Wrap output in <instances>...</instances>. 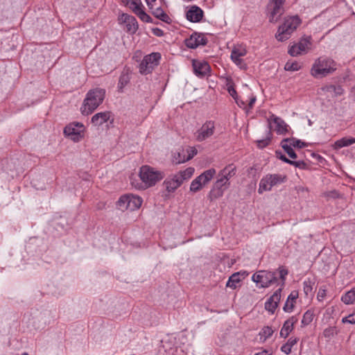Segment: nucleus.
<instances>
[{
    "label": "nucleus",
    "instance_id": "obj_1",
    "mask_svg": "<svg viewBox=\"0 0 355 355\" xmlns=\"http://www.w3.org/2000/svg\"><path fill=\"white\" fill-rule=\"evenodd\" d=\"M338 64L331 58L322 55L316 58L311 67L310 74L315 78H322L334 73Z\"/></svg>",
    "mask_w": 355,
    "mask_h": 355
},
{
    "label": "nucleus",
    "instance_id": "obj_2",
    "mask_svg": "<svg viewBox=\"0 0 355 355\" xmlns=\"http://www.w3.org/2000/svg\"><path fill=\"white\" fill-rule=\"evenodd\" d=\"M105 96L104 89L97 87L89 90L80 108L82 114L84 115L92 114L103 103Z\"/></svg>",
    "mask_w": 355,
    "mask_h": 355
},
{
    "label": "nucleus",
    "instance_id": "obj_3",
    "mask_svg": "<svg viewBox=\"0 0 355 355\" xmlns=\"http://www.w3.org/2000/svg\"><path fill=\"white\" fill-rule=\"evenodd\" d=\"M287 180V176L282 173H268L262 177L259 183L258 193L262 194L266 191H270L275 187H278Z\"/></svg>",
    "mask_w": 355,
    "mask_h": 355
},
{
    "label": "nucleus",
    "instance_id": "obj_4",
    "mask_svg": "<svg viewBox=\"0 0 355 355\" xmlns=\"http://www.w3.org/2000/svg\"><path fill=\"white\" fill-rule=\"evenodd\" d=\"M300 24L301 19L297 15L286 17L284 23L278 28L276 39L281 42L287 40Z\"/></svg>",
    "mask_w": 355,
    "mask_h": 355
},
{
    "label": "nucleus",
    "instance_id": "obj_5",
    "mask_svg": "<svg viewBox=\"0 0 355 355\" xmlns=\"http://www.w3.org/2000/svg\"><path fill=\"white\" fill-rule=\"evenodd\" d=\"M194 168L189 167L176 174L168 176L164 182L166 189L168 193L174 192L184 181L191 178L194 173Z\"/></svg>",
    "mask_w": 355,
    "mask_h": 355
},
{
    "label": "nucleus",
    "instance_id": "obj_6",
    "mask_svg": "<svg viewBox=\"0 0 355 355\" xmlns=\"http://www.w3.org/2000/svg\"><path fill=\"white\" fill-rule=\"evenodd\" d=\"M139 175L145 188H148L155 185L162 180L164 173L148 165H144L139 168Z\"/></svg>",
    "mask_w": 355,
    "mask_h": 355
},
{
    "label": "nucleus",
    "instance_id": "obj_7",
    "mask_svg": "<svg viewBox=\"0 0 355 355\" xmlns=\"http://www.w3.org/2000/svg\"><path fill=\"white\" fill-rule=\"evenodd\" d=\"M161 54L158 52L151 53L144 57L139 65V71L142 75H147L155 69L161 60Z\"/></svg>",
    "mask_w": 355,
    "mask_h": 355
},
{
    "label": "nucleus",
    "instance_id": "obj_8",
    "mask_svg": "<svg viewBox=\"0 0 355 355\" xmlns=\"http://www.w3.org/2000/svg\"><path fill=\"white\" fill-rule=\"evenodd\" d=\"M252 280L259 288H268L277 282V272L260 270L252 275Z\"/></svg>",
    "mask_w": 355,
    "mask_h": 355
},
{
    "label": "nucleus",
    "instance_id": "obj_9",
    "mask_svg": "<svg viewBox=\"0 0 355 355\" xmlns=\"http://www.w3.org/2000/svg\"><path fill=\"white\" fill-rule=\"evenodd\" d=\"M142 198L133 194L122 196L118 200V206L121 210L131 211L139 209L142 204Z\"/></svg>",
    "mask_w": 355,
    "mask_h": 355
},
{
    "label": "nucleus",
    "instance_id": "obj_10",
    "mask_svg": "<svg viewBox=\"0 0 355 355\" xmlns=\"http://www.w3.org/2000/svg\"><path fill=\"white\" fill-rule=\"evenodd\" d=\"M216 170L210 168L196 178L190 184V191L196 193L203 188L216 175Z\"/></svg>",
    "mask_w": 355,
    "mask_h": 355
},
{
    "label": "nucleus",
    "instance_id": "obj_11",
    "mask_svg": "<svg viewBox=\"0 0 355 355\" xmlns=\"http://www.w3.org/2000/svg\"><path fill=\"white\" fill-rule=\"evenodd\" d=\"M85 126L81 123H71L64 129V135L75 142L80 141L84 137Z\"/></svg>",
    "mask_w": 355,
    "mask_h": 355
},
{
    "label": "nucleus",
    "instance_id": "obj_12",
    "mask_svg": "<svg viewBox=\"0 0 355 355\" xmlns=\"http://www.w3.org/2000/svg\"><path fill=\"white\" fill-rule=\"evenodd\" d=\"M311 37H302L297 43L290 46L288 53L293 57L306 54L311 49Z\"/></svg>",
    "mask_w": 355,
    "mask_h": 355
},
{
    "label": "nucleus",
    "instance_id": "obj_13",
    "mask_svg": "<svg viewBox=\"0 0 355 355\" xmlns=\"http://www.w3.org/2000/svg\"><path fill=\"white\" fill-rule=\"evenodd\" d=\"M236 166L229 164L218 173V179L215 183L217 186L227 189L230 186V179L236 175Z\"/></svg>",
    "mask_w": 355,
    "mask_h": 355
},
{
    "label": "nucleus",
    "instance_id": "obj_14",
    "mask_svg": "<svg viewBox=\"0 0 355 355\" xmlns=\"http://www.w3.org/2000/svg\"><path fill=\"white\" fill-rule=\"evenodd\" d=\"M215 132V123L213 121H207L194 133L198 141H203L210 138Z\"/></svg>",
    "mask_w": 355,
    "mask_h": 355
},
{
    "label": "nucleus",
    "instance_id": "obj_15",
    "mask_svg": "<svg viewBox=\"0 0 355 355\" xmlns=\"http://www.w3.org/2000/svg\"><path fill=\"white\" fill-rule=\"evenodd\" d=\"M126 5L141 21L146 23L153 21L152 18L144 11V6L141 0H127Z\"/></svg>",
    "mask_w": 355,
    "mask_h": 355
},
{
    "label": "nucleus",
    "instance_id": "obj_16",
    "mask_svg": "<svg viewBox=\"0 0 355 355\" xmlns=\"http://www.w3.org/2000/svg\"><path fill=\"white\" fill-rule=\"evenodd\" d=\"M247 54V50L245 46L239 45L233 48L230 58L233 62L241 69H245L247 64L242 59V57Z\"/></svg>",
    "mask_w": 355,
    "mask_h": 355
},
{
    "label": "nucleus",
    "instance_id": "obj_17",
    "mask_svg": "<svg viewBox=\"0 0 355 355\" xmlns=\"http://www.w3.org/2000/svg\"><path fill=\"white\" fill-rule=\"evenodd\" d=\"M119 20L126 25L128 32L133 34L138 30V23L135 17L123 13L119 16Z\"/></svg>",
    "mask_w": 355,
    "mask_h": 355
},
{
    "label": "nucleus",
    "instance_id": "obj_18",
    "mask_svg": "<svg viewBox=\"0 0 355 355\" xmlns=\"http://www.w3.org/2000/svg\"><path fill=\"white\" fill-rule=\"evenodd\" d=\"M207 42V39L202 34L193 33L185 40V44L188 48L196 49L200 45H205Z\"/></svg>",
    "mask_w": 355,
    "mask_h": 355
},
{
    "label": "nucleus",
    "instance_id": "obj_19",
    "mask_svg": "<svg viewBox=\"0 0 355 355\" xmlns=\"http://www.w3.org/2000/svg\"><path fill=\"white\" fill-rule=\"evenodd\" d=\"M193 68L196 76L203 77L209 74L210 66L208 62L201 60H193Z\"/></svg>",
    "mask_w": 355,
    "mask_h": 355
},
{
    "label": "nucleus",
    "instance_id": "obj_20",
    "mask_svg": "<svg viewBox=\"0 0 355 355\" xmlns=\"http://www.w3.org/2000/svg\"><path fill=\"white\" fill-rule=\"evenodd\" d=\"M284 8L268 3L267 15L270 22H277L284 13Z\"/></svg>",
    "mask_w": 355,
    "mask_h": 355
},
{
    "label": "nucleus",
    "instance_id": "obj_21",
    "mask_svg": "<svg viewBox=\"0 0 355 355\" xmlns=\"http://www.w3.org/2000/svg\"><path fill=\"white\" fill-rule=\"evenodd\" d=\"M320 89L323 94L331 98H336L344 94V89L340 85H327L322 87Z\"/></svg>",
    "mask_w": 355,
    "mask_h": 355
},
{
    "label": "nucleus",
    "instance_id": "obj_22",
    "mask_svg": "<svg viewBox=\"0 0 355 355\" xmlns=\"http://www.w3.org/2000/svg\"><path fill=\"white\" fill-rule=\"evenodd\" d=\"M268 122L270 124L271 122H273L275 124V130L277 134L284 135L288 131V125L284 122L283 119L275 116V114H272L268 119Z\"/></svg>",
    "mask_w": 355,
    "mask_h": 355
},
{
    "label": "nucleus",
    "instance_id": "obj_23",
    "mask_svg": "<svg viewBox=\"0 0 355 355\" xmlns=\"http://www.w3.org/2000/svg\"><path fill=\"white\" fill-rule=\"evenodd\" d=\"M111 117L112 114L109 111L98 112L92 117L91 122L95 126H100L107 122Z\"/></svg>",
    "mask_w": 355,
    "mask_h": 355
},
{
    "label": "nucleus",
    "instance_id": "obj_24",
    "mask_svg": "<svg viewBox=\"0 0 355 355\" xmlns=\"http://www.w3.org/2000/svg\"><path fill=\"white\" fill-rule=\"evenodd\" d=\"M187 19L191 22H199L203 17V11L197 6H192L186 14Z\"/></svg>",
    "mask_w": 355,
    "mask_h": 355
},
{
    "label": "nucleus",
    "instance_id": "obj_25",
    "mask_svg": "<svg viewBox=\"0 0 355 355\" xmlns=\"http://www.w3.org/2000/svg\"><path fill=\"white\" fill-rule=\"evenodd\" d=\"M297 319L292 316L287 320H286L283 324V327L280 331V336L284 338H287L289 334L293 331L294 324L297 322Z\"/></svg>",
    "mask_w": 355,
    "mask_h": 355
},
{
    "label": "nucleus",
    "instance_id": "obj_26",
    "mask_svg": "<svg viewBox=\"0 0 355 355\" xmlns=\"http://www.w3.org/2000/svg\"><path fill=\"white\" fill-rule=\"evenodd\" d=\"M149 10L151 11V13L154 15L155 17L167 24L171 23V19L170 17L164 11V10L160 6L155 8L153 6V9Z\"/></svg>",
    "mask_w": 355,
    "mask_h": 355
},
{
    "label": "nucleus",
    "instance_id": "obj_27",
    "mask_svg": "<svg viewBox=\"0 0 355 355\" xmlns=\"http://www.w3.org/2000/svg\"><path fill=\"white\" fill-rule=\"evenodd\" d=\"M355 144V138L353 137H343L336 141L332 144V148L334 150H339L343 147H347Z\"/></svg>",
    "mask_w": 355,
    "mask_h": 355
},
{
    "label": "nucleus",
    "instance_id": "obj_28",
    "mask_svg": "<svg viewBox=\"0 0 355 355\" xmlns=\"http://www.w3.org/2000/svg\"><path fill=\"white\" fill-rule=\"evenodd\" d=\"M172 161L175 164L187 162V151L184 148H179L173 154Z\"/></svg>",
    "mask_w": 355,
    "mask_h": 355
},
{
    "label": "nucleus",
    "instance_id": "obj_29",
    "mask_svg": "<svg viewBox=\"0 0 355 355\" xmlns=\"http://www.w3.org/2000/svg\"><path fill=\"white\" fill-rule=\"evenodd\" d=\"M298 297L297 291H292L288 295L287 300L284 304V310L286 312H291L294 307V303Z\"/></svg>",
    "mask_w": 355,
    "mask_h": 355
},
{
    "label": "nucleus",
    "instance_id": "obj_30",
    "mask_svg": "<svg viewBox=\"0 0 355 355\" xmlns=\"http://www.w3.org/2000/svg\"><path fill=\"white\" fill-rule=\"evenodd\" d=\"M225 189L223 187L217 186L216 183H214L213 188L209 193V200L212 201L222 197Z\"/></svg>",
    "mask_w": 355,
    "mask_h": 355
},
{
    "label": "nucleus",
    "instance_id": "obj_31",
    "mask_svg": "<svg viewBox=\"0 0 355 355\" xmlns=\"http://www.w3.org/2000/svg\"><path fill=\"white\" fill-rule=\"evenodd\" d=\"M341 301L347 305L355 304V286L341 296Z\"/></svg>",
    "mask_w": 355,
    "mask_h": 355
},
{
    "label": "nucleus",
    "instance_id": "obj_32",
    "mask_svg": "<svg viewBox=\"0 0 355 355\" xmlns=\"http://www.w3.org/2000/svg\"><path fill=\"white\" fill-rule=\"evenodd\" d=\"M130 80V73L128 70L123 71L121 74L118 83V89L122 92L123 88L129 83Z\"/></svg>",
    "mask_w": 355,
    "mask_h": 355
},
{
    "label": "nucleus",
    "instance_id": "obj_33",
    "mask_svg": "<svg viewBox=\"0 0 355 355\" xmlns=\"http://www.w3.org/2000/svg\"><path fill=\"white\" fill-rule=\"evenodd\" d=\"M245 274V272H243L242 273L243 278H244V275ZM241 275V272H235L233 275H232L227 284L226 286L232 288L233 289L236 288L237 286V284L241 281V279L240 278V276Z\"/></svg>",
    "mask_w": 355,
    "mask_h": 355
},
{
    "label": "nucleus",
    "instance_id": "obj_34",
    "mask_svg": "<svg viewBox=\"0 0 355 355\" xmlns=\"http://www.w3.org/2000/svg\"><path fill=\"white\" fill-rule=\"evenodd\" d=\"M298 339L297 338H290L287 343L281 347V351L286 354H290L291 353L292 347L297 344Z\"/></svg>",
    "mask_w": 355,
    "mask_h": 355
},
{
    "label": "nucleus",
    "instance_id": "obj_35",
    "mask_svg": "<svg viewBox=\"0 0 355 355\" xmlns=\"http://www.w3.org/2000/svg\"><path fill=\"white\" fill-rule=\"evenodd\" d=\"M281 146L291 158L295 159L297 157V155L293 150V147L288 144L287 140H282Z\"/></svg>",
    "mask_w": 355,
    "mask_h": 355
},
{
    "label": "nucleus",
    "instance_id": "obj_36",
    "mask_svg": "<svg viewBox=\"0 0 355 355\" xmlns=\"http://www.w3.org/2000/svg\"><path fill=\"white\" fill-rule=\"evenodd\" d=\"M338 334V330L336 327H328L327 328L324 329L322 332L323 336L328 340H331Z\"/></svg>",
    "mask_w": 355,
    "mask_h": 355
},
{
    "label": "nucleus",
    "instance_id": "obj_37",
    "mask_svg": "<svg viewBox=\"0 0 355 355\" xmlns=\"http://www.w3.org/2000/svg\"><path fill=\"white\" fill-rule=\"evenodd\" d=\"M273 330L270 327H264L259 332L260 340L262 342H265L268 338H270L272 334Z\"/></svg>",
    "mask_w": 355,
    "mask_h": 355
},
{
    "label": "nucleus",
    "instance_id": "obj_38",
    "mask_svg": "<svg viewBox=\"0 0 355 355\" xmlns=\"http://www.w3.org/2000/svg\"><path fill=\"white\" fill-rule=\"evenodd\" d=\"M302 68V66L297 62H287L285 64L284 69L290 71H297Z\"/></svg>",
    "mask_w": 355,
    "mask_h": 355
},
{
    "label": "nucleus",
    "instance_id": "obj_39",
    "mask_svg": "<svg viewBox=\"0 0 355 355\" xmlns=\"http://www.w3.org/2000/svg\"><path fill=\"white\" fill-rule=\"evenodd\" d=\"M313 317H314V314H313V311H311L310 310L306 311L304 313V315H303V318L302 320V324L304 326H306V325L309 324L313 321Z\"/></svg>",
    "mask_w": 355,
    "mask_h": 355
},
{
    "label": "nucleus",
    "instance_id": "obj_40",
    "mask_svg": "<svg viewBox=\"0 0 355 355\" xmlns=\"http://www.w3.org/2000/svg\"><path fill=\"white\" fill-rule=\"evenodd\" d=\"M284 140H287L288 141V144L290 146H291L293 148V147H297V148H302L305 147L306 146L304 142L302 141L301 140L296 139H294V138H292V139H285Z\"/></svg>",
    "mask_w": 355,
    "mask_h": 355
},
{
    "label": "nucleus",
    "instance_id": "obj_41",
    "mask_svg": "<svg viewBox=\"0 0 355 355\" xmlns=\"http://www.w3.org/2000/svg\"><path fill=\"white\" fill-rule=\"evenodd\" d=\"M303 289H304V292L306 294V295H309V294L312 292V290H313L312 282L310 279L305 280L303 282Z\"/></svg>",
    "mask_w": 355,
    "mask_h": 355
},
{
    "label": "nucleus",
    "instance_id": "obj_42",
    "mask_svg": "<svg viewBox=\"0 0 355 355\" xmlns=\"http://www.w3.org/2000/svg\"><path fill=\"white\" fill-rule=\"evenodd\" d=\"M278 304L270 301L269 299L268 301L265 303V308L267 311L271 312L273 313L277 309Z\"/></svg>",
    "mask_w": 355,
    "mask_h": 355
},
{
    "label": "nucleus",
    "instance_id": "obj_43",
    "mask_svg": "<svg viewBox=\"0 0 355 355\" xmlns=\"http://www.w3.org/2000/svg\"><path fill=\"white\" fill-rule=\"evenodd\" d=\"M184 150L187 151V162L192 159L198 153L194 147H189L184 149Z\"/></svg>",
    "mask_w": 355,
    "mask_h": 355
},
{
    "label": "nucleus",
    "instance_id": "obj_44",
    "mask_svg": "<svg viewBox=\"0 0 355 355\" xmlns=\"http://www.w3.org/2000/svg\"><path fill=\"white\" fill-rule=\"evenodd\" d=\"M281 291L282 288H279L273 293V295L269 298V300L278 304L281 299Z\"/></svg>",
    "mask_w": 355,
    "mask_h": 355
},
{
    "label": "nucleus",
    "instance_id": "obj_45",
    "mask_svg": "<svg viewBox=\"0 0 355 355\" xmlns=\"http://www.w3.org/2000/svg\"><path fill=\"white\" fill-rule=\"evenodd\" d=\"M278 273L282 281V286H283L284 285L286 276L288 275V270L283 267H280L278 269Z\"/></svg>",
    "mask_w": 355,
    "mask_h": 355
},
{
    "label": "nucleus",
    "instance_id": "obj_46",
    "mask_svg": "<svg viewBox=\"0 0 355 355\" xmlns=\"http://www.w3.org/2000/svg\"><path fill=\"white\" fill-rule=\"evenodd\" d=\"M227 89L230 95L231 96H232V98L234 100H236V98H238V95H237L236 91L235 90V89L234 87L233 83L232 84L231 83H227Z\"/></svg>",
    "mask_w": 355,
    "mask_h": 355
},
{
    "label": "nucleus",
    "instance_id": "obj_47",
    "mask_svg": "<svg viewBox=\"0 0 355 355\" xmlns=\"http://www.w3.org/2000/svg\"><path fill=\"white\" fill-rule=\"evenodd\" d=\"M342 322L343 323H349V324H355V311L353 313L349 314L346 317H344L342 319Z\"/></svg>",
    "mask_w": 355,
    "mask_h": 355
},
{
    "label": "nucleus",
    "instance_id": "obj_48",
    "mask_svg": "<svg viewBox=\"0 0 355 355\" xmlns=\"http://www.w3.org/2000/svg\"><path fill=\"white\" fill-rule=\"evenodd\" d=\"M270 138H266L265 139H261L257 141V146L259 148H263L266 146H267L270 143Z\"/></svg>",
    "mask_w": 355,
    "mask_h": 355
},
{
    "label": "nucleus",
    "instance_id": "obj_49",
    "mask_svg": "<svg viewBox=\"0 0 355 355\" xmlns=\"http://www.w3.org/2000/svg\"><path fill=\"white\" fill-rule=\"evenodd\" d=\"M291 165H293L299 168H304L306 166V164L304 161H292L291 162Z\"/></svg>",
    "mask_w": 355,
    "mask_h": 355
},
{
    "label": "nucleus",
    "instance_id": "obj_50",
    "mask_svg": "<svg viewBox=\"0 0 355 355\" xmlns=\"http://www.w3.org/2000/svg\"><path fill=\"white\" fill-rule=\"evenodd\" d=\"M324 195L328 198H337L339 197V193L335 190L327 192Z\"/></svg>",
    "mask_w": 355,
    "mask_h": 355
},
{
    "label": "nucleus",
    "instance_id": "obj_51",
    "mask_svg": "<svg viewBox=\"0 0 355 355\" xmlns=\"http://www.w3.org/2000/svg\"><path fill=\"white\" fill-rule=\"evenodd\" d=\"M286 0H269L268 3H270L274 6H277L281 8H284V4Z\"/></svg>",
    "mask_w": 355,
    "mask_h": 355
},
{
    "label": "nucleus",
    "instance_id": "obj_52",
    "mask_svg": "<svg viewBox=\"0 0 355 355\" xmlns=\"http://www.w3.org/2000/svg\"><path fill=\"white\" fill-rule=\"evenodd\" d=\"M326 295V291L324 289H319L318 291V295H317V298L318 300L321 301L323 300V298L325 297Z\"/></svg>",
    "mask_w": 355,
    "mask_h": 355
},
{
    "label": "nucleus",
    "instance_id": "obj_53",
    "mask_svg": "<svg viewBox=\"0 0 355 355\" xmlns=\"http://www.w3.org/2000/svg\"><path fill=\"white\" fill-rule=\"evenodd\" d=\"M153 32L156 36L161 37L164 35V31L158 28H153Z\"/></svg>",
    "mask_w": 355,
    "mask_h": 355
},
{
    "label": "nucleus",
    "instance_id": "obj_54",
    "mask_svg": "<svg viewBox=\"0 0 355 355\" xmlns=\"http://www.w3.org/2000/svg\"><path fill=\"white\" fill-rule=\"evenodd\" d=\"M149 9H153V6H155L157 0H145Z\"/></svg>",
    "mask_w": 355,
    "mask_h": 355
},
{
    "label": "nucleus",
    "instance_id": "obj_55",
    "mask_svg": "<svg viewBox=\"0 0 355 355\" xmlns=\"http://www.w3.org/2000/svg\"><path fill=\"white\" fill-rule=\"evenodd\" d=\"M235 101L240 107H243L244 109L246 107L245 103L243 101L239 99V98H237Z\"/></svg>",
    "mask_w": 355,
    "mask_h": 355
},
{
    "label": "nucleus",
    "instance_id": "obj_56",
    "mask_svg": "<svg viewBox=\"0 0 355 355\" xmlns=\"http://www.w3.org/2000/svg\"><path fill=\"white\" fill-rule=\"evenodd\" d=\"M255 101H256V96H252V97H250V101L248 103L249 109L252 108Z\"/></svg>",
    "mask_w": 355,
    "mask_h": 355
},
{
    "label": "nucleus",
    "instance_id": "obj_57",
    "mask_svg": "<svg viewBox=\"0 0 355 355\" xmlns=\"http://www.w3.org/2000/svg\"><path fill=\"white\" fill-rule=\"evenodd\" d=\"M279 158L282 160L283 162H286V163H288V164H291V160L288 159L285 155H281Z\"/></svg>",
    "mask_w": 355,
    "mask_h": 355
},
{
    "label": "nucleus",
    "instance_id": "obj_58",
    "mask_svg": "<svg viewBox=\"0 0 355 355\" xmlns=\"http://www.w3.org/2000/svg\"><path fill=\"white\" fill-rule=\"evenodd\" d=\"M254 355H269V353L267 350H263L261 352L256 353Z\"/></svg>",
    "mask_w": 355,
    "mask_h": 355
},
{
    "label": "nucleus",
    "instance_id": "obj_59",
    "mask_svg": "<svg viewBox=\"0 0 355 355\" xmlns=\"http://www.w3.org/2000/svg\"><path fill=\"white\" fill-rule=\"evenodd\" d=\"M308 123H309V125H312V122H311V120H309Z\"/></svg>",
    "mask_w": 355,
    "mask_h": 355
},
{
    "label": "nucleus",
    "instance_id": "obj_60",
    "mask_svg": "<svg viewBox=\"0 0 355 355\" xmlns=\"http://www.w3.org/2000/svg\"><path fill=\"white\" fill-rule=\"evenodd\" d=\"M21 355H28V353H26V352H24V353H23Z\"/></svg>",
    "mask_w": 355,
    "mask_h": 355
},
{
    "label": "nucleus",
    "instance_id": "obj_61",
    "mask_svg": "<svg viewBox=\"0 0 355 355\" xmlns=\"http://www.w3.org/2000/svg\"><path fill=\"white\" fill-rule=\"evenodd\" d=\"M123 3H127V0H125V1H123Z\"/></svg>",
    "mask_w": 355,
    "mask_h": 355
}]
</instances>
